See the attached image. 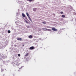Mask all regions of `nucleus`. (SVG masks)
<instances>
[{
  "label": "nucleus",
  "mask_w": 76,
  "mask_h": 76,
  "mask_svg": "<svg viewBox=\"0 0 76 76\" xmlns=\"http://www.w3.org/2000/svg\"><path fill=\"white\" fill-rule=\"evenodd\" d=\"M28 1L29 2H31V1H32V0H28Z\"/></svg>",
  "instance_id": "obj_13"
},
{
  "label": "nucleus",
  "mask_w": 76,
  "mask_h": 76,
  "mask_svg": "<svg viewBox=\"0 0 76 76\" xmlns=\"http://www.w3.org/2000/svg\"><path fill=\"white\" fill-rule=\"evenodd\" d=\"M22 15L23 17H25V15L24 14H23V13H22Z\"/></svg>",
  "instance_id": "obj_9"
},
{
  "label": "nucleus",
  "mask_w": 76,
  "mask_h": 76,
  "mask_svg": "<svg viewBox=\"0 0 76 76\" xmlns=\"http://www.w3.org/2000/svg\"><path fill=\"white\" fill-rule=\"evenodd\" d=\"M52 30H53V31H58V30L56 29L54 27L52 28Z\"/></svg>",
  "instance_id": "obj_1"
},
{
  "label": "nucleus",
  "mask_w": 76,
  "mask_h": 76,
  "mask_svg": "<svg viewBox=\"0 0 76 76\" xmlns=\"http://www.w3.org/2000/svg\"><path fill=\"white\" fill-rule=\"evenodd\" d=\"M53 16H56V14H53Z\"/></svg>",
  "instance_id": "obj_17"
},
{
  "label": "nucleus",
  "mask_w": 76,
  "mask_h": 76,
  "mask_svg": "<svg viewBox=\"0 0 76 76\" xmlns=\"http://www.w3.org/2000/svg\"><path fill=\"white\" fill-rule=\"evenodd\" d=\"M29 55V53H27L26 54V55H25V57H27V56H28V55Z\"/></svg>",
  "instance_id": "obj_4"
},
{
  "label": "nucleus",
  "mask_w": 76,
  "mask_h": 76,
  "mask_svg": "<svg viewBox=\"0 0 76 76\" xmlns=\"http://www.w3.org/2000/svg\"><path fill=\"white\" fill-rule=\"evenodd\" d=\"M42 23L44 24H46V22H45V21H44V22H43Z\"/></svg>",
  "instance_id": "obj_12"
},
{
  "label": "nucleus",
  "mask_w": 76,
  "mask_h": 76,
  "mask_svg": "<svg viewBox=\"0 0 76 76\" xmlns=\"http://www.w3.org/2000/svg\"><path fill=\"white\" fill-rule=\"evenodd\" d=\"M22 39L21 38H17V40H18V41H21V40H22Z\"/></svg>",
  "instance_id": "obj_5"
},
{
  "label": "nucleus",
  "mask_w": 76,
  "mask_h": 76,
  "mask_svg": "<svg viewBox=\"0 0 76 76\" xmlns=\"http://www.w3.org/2000/svg\"><path fill=\"white\" fill-rule=\"evenodd\" d=\"M33 37H32V36L31 35L29 36L28 37L29 38H30L31 39V38H32Z\"/></svg>",
  "instance_id": "obj_3"
},
{
  "label": "nucleus",
  "mask_w": 76,
  "mask_h": 76,
  "mask_svg": "<svg viewBox=\"0 0 76 76\" xmlns=\"http://www.w3.org/2000/svg\"><path fill=\"white\" fill-rule=\"evenodd\" d=\"M44 29H45V28H44Z\"/></svg>",
  "instance_id": "obj_24"
},
{
  "label": "nucleus",
  "mask_w": 76,
  "mask_h": 76,
  "mask_svg": "<svg viewBox=\"0 0 76 76\" xmlns=\"http://www.w3.org/2000/svg\"><path fill=\"white\" fill-rule=\"evenodd\" d=\"M26 23H28L27 22V21H26Z\"/></svg>",
  "instance_id": "obj_21"
},
{
  "label": "nucleus",
  "mask_w": 76,
  "mask_h": 76,
  "mask_svg": "<svg viewBox=\"0 0 76 76\" xmlns=\"http://www.w3.org/2000/svg\"><path fill=\"white\" fill-rule=\"evenodd\" d=\"M14 46H15V47H17V45H14Z\"/></svg>",
  "instance_id": "obj_18"
},
{
  "label": "nucleus",
  "mask_w": 76,
  "mask_h": 76,
  "mask_svg": "<svg viewBox=\"0 0 76 76\" xmlns=\"http://www.w3.org/2000/svg\"><path fill=\"white\" fill-rule=\"evenodd\" d=\"M28 18L29 19V20H30L32 22V20H31V18H30V17H28Z\"/></svg>",
  "instance_id": "obj_7"
},
{
  "label": "nucleus",
  "mask_w": 76,
  "mask_h": 76,
  "mask_svg": "<svg viewBox=\"0 0 76 76\" xmlns=\"http://www.w3.org/2000/svg\"><path fill=\"white\" fill-rule=\"evenodd\" d=\"M49 28H51V27H49Z\"/></svg>",
  "instance_id": "obj_22"
},
{
  "label": "nucleus",
  "mask_w": 76,
  "mask_h": 76,
  "mask_svg": "<svg viewBox=\"0 0 76 76\" xmlns=\"http://www.w3.org/2000/svg\"><path fill=\"white\" fill-rule=\"evenodd\" d=\"M45 29H47V28H45Z\"/></svg>",
  "instance_id": "obj_23"
},
{
  "label": "nucleus",
  "mask_w": 76,
  "mask_h": 76,
  "mask_svg": "<svg viewBox=\"0 0 76 76\" xmlns=\"http://www.w3.org/2000/svg\"><path fill=\"white\" fill-rule=\"evenodd\" d=\"M48 31H50V29H48Z\"/></svg>",
  "instance_id": "obj_19"
},
{
  "label": "nucleus",
  "mask_w": 76,
  "mask_h": 76,
  "mask_svg": "<svg viewBox=\"0 0 76 76\" xmlns=\"http://www.w3.org/2000/svg\"><path fill=\"white\" fill-rule=\"evenodd\" d=\"M26 15L28 17H29V14H28V13H26Z\"/></svg>",
  "instance_id": "obj_10"
},
{
  "label": "nucleus",
  "mask_w": 76,
  "mask_h": 76,
  "mask_svg": "<svg viewBox=\"0 0 76 76\" xmlns=\"http://www.w3.org/2000/svg\"><path fill=\"white\" fill-rule=\"evenodd\" d=\"M22 67H23V66H21V69H22Z\"/></svg>",
  "instance_id": "obj_20"
},
{
  "label": "nucleus",
  "mask_w": 76,
  "mask_h": 76,
  "mask_svg": "<svg viewBox=\"0 0 76 76\" xmlns=\"http://www.w3.org/2000/svg\"><path fill=\"white\" fill-rule=\"evenodd\" d=\"M33 11H36L37 10V8H34L33 9Z\"/></svg>",
  "instance_id": "obj_6"
},
{
  "label": "nucleus",
  "mask_w": 76,
  "mask_h": 76,
  "mask_svg": "<svg viewBox=\"0 0 76 76\" xmlns=\"http://www.w3.org/2000/svg\"><path fill=\"white\" fill-rule=\"evenodd\" d=\"M4 69H1V72H4Z\"/></svg>",
  "instance_id": "obj_11"
},
{
  "label": "nucleus",
  "mask_w": 76,
  "mask_h": 76,
  "mask_svg": "<svg viewBox=\"0 0 76 76\" xmlns=\"http://www.w3.org/2000/svg\"><path fill=\"white\" fill-rule=\"evenodd\" d=\"M8 33H10V30H8Z\"/></svg>",
  "instance_id": "obj_14"
},
{
  "label": "nucleus",
  "mask_w": 76,
  "mask_h": 76,
  "mask_svg": "<svg viewBox=\"0 0 76 76\" xmlns=\"http://www.w3.org/2000/svg\"><path fill=\"white\" fill-rule=\"evenodd\" d=\"M18 57H20V54H18Z\"/></svg>",
  "instance_id": "obj_16"
},
{
  "label": "nucleus",
  "mask_w": 76,
  "mask_h": 76,
  "mask_svg": "<svg viewBox=\"0 0 76 76\" xmlns=\"http://www.w3.org/2000/svg\"><path fill=\"white\" fill-rule=\"evenodd\" d=\"M62 18H65V16L64 15H62L61 16Z\"/></svg>",
  "instance_id": "obj_8"
},
{
  "label": "nucleus",
  "mask_w": 76,
  "mask_h": 76,
  "mask_svg": "<svg viewBox=\"0 0 76 76\" xmlns=\"http://www.w3.org/2000/svg\"><path fill=\"white\" fill-rule=\"evenodd\" d=\"M60 13H61V14H63V12H60Z\"/></svg>",
  "instance_id": "obj_15"
},
{
  "label": "nucleus",
  "mask_w": 76,
  "mask_h": 76,
  "mask_svg": "<svg viewBox=\"0 0 76 76\" xmlns=\"http://www.w3.org/2000/svg\"><path fill=\"white\" fill-rule=\"evenodd\" d=\"M34 48L33 46L29 48L30 50H33Z\"/></svg>",
  "instance_id": "obj_2"
}]
</instances>
